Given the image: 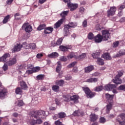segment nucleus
Instances as JSON below:
<instances>
[{
  "instance_id": "55",
  "label": "nucleus",
  "mask_w": 125,
  "mask_h": 125,
  "mask_svg": "<svg viewBox=\"0 0 125 125\" xmlns=\"http://www.w3.org/2000/svg\"><path fill=\"white\" fill-rule=\"evenodd\" d=\"M36 44L32 43H30V48H32V49H36Z\"/></svg>"
},
{
  "instance_id": "48",
  "label": "nucleus",
  "mask_w": 125,
  "mask_h": 125,
  "mask_svg": "<svg viewBox=\"0 0 125 125\" xmlns=\"http://www.w3.org/2000/svg\"><path fill=\"white\" fill-rule=\"evenodd\" d=\"M118 89L119 90H124V91H125V84L120 85Z\"/></svg>"
},
{
  "instance_id": "1",
  "label": "nucleus",
  "mask_w": 125,
  "mask_h": 125,
  "mask_svg": "<svg viewBox=\"0 0 125 125\" xmlns=\"http://www.w3.org/2000/svg\"><path fill=\"white\" fill-rule=\"evenodd\" d=\"M45 116V111L43 110H37L31 113L32 119L29 121V125H41L42 121L41 119H43Z\"/></svg>"
},
{
  "instance_id": "23",
  "label": "nucleus",
  "mask_w": 125,
  "mask_h": 125,
  "mask_svg": "<svg viewBox=\"0 0 125 125\" xmlns=\"http://www.w3.org/2000/svg\"><path fill=\"white\" fill-rule=\"evenodd\" d=\"M20 85L21 86V88L22 89H28V85H27V84H26V83H25L23 81H21L20 82Z\"/></svg>"
},
{
  "instance_id": "59",
  "label": "nucleus",
  "mask_w": 125,
  "mask_h": 125,
  "mask_svg": "<svg viewBox=\"0 0 125 125\" xmlns=\"http://www.w3.org/2000/svg\"><path fill=\"white\" fill-rule=\"evenodd\" d=\"M33 70H27L26 72V74L27 75H31V74H33Z\"/></svg>"
},
{
  "instance_id": "64",
  "label": "nucleus",
  "mask_w": 125,
  "mask_h": 125,
  "mask_svg": "<svg viewBox=\"0 0 125 125\" xmlns=\"http://www.w3.org/2000/svg\"><path fill=\"white\" fill-rule=\"evenodd\" d=\"M64 101H65L66 102H69V101H70V99L67 97H65L63 99Z\"/></svg>"
},
{
  "instance_id": "61",
  "label": "nucleus",
  "mask_w": 125,
  "mask_h": 125,
  "mask_svg": "<svg viewBox=\"0 0 125 125\" xmlns=\"http://www.w3.org/2000/svg\"><path fill=\"white\" fill-rule=\"evenodd\" d=\"M119 41H116L113 43V47H117L119 45Z\"/></svg>"
},
{
  "instance_id": "49",
  "label": "nucleus",
  "mask_w": 125,
  "mask_h": 125,
  "mask_svg": "<svg viewBox=\"0 0 125 125\" xmlns=\"http://www.w3.org/2000/svg\"><path fill=\"white\" fill-rule=\"evenodd\" d=\"M106 122V119L104 117H101L100 119V123L104 124Z\"/></svg>"
},
{
  "instance_id": "11",
  "label": "nucleus",
  "mask_w": 125,
  "mask_h": 125,
  "mask_svg": "<svg viewBox=\"0 0 125 125\" xmlns=\"http://www.w3.org/2000/svg\"><path fill=\"white\" fill-rule=\"evenodd\" d=\"M65 20V18H62L60 20L58 21H57L54 25V28L55 29H57V28H59L63 24V22Z\"/></svg>"
},
{
  "instance_id": "50",
  "label": "nucleus",
  "mask_w": 125,
  "mask_h": 125,
  "mask_svg": "<svg viewBox=\"0 0 125 125\" xmlns=\"http://www.w3.org/2000/svg\"><path fill=\"white\" fill-rule=\"evenodd\" d=\"M66 26H69V28H75L76 27V25L74 24V23L71 22L69 23V24H67Z\"/></svg>"
},
{
  "instance_id": "54",
  "label": "nucleus",
  "mask_w": 125,
  "mask_h": 125,
  "mask_svg": "<svg viewBox=\"0 0 125 125\" xmlns=\"http://www.w3.org/2000/svg\"><path fill=\"white\" fill-rule=\"evenodd\" d=\"M83 26L84 27H87V21L86 20H84L82 24Z\"/></svg>"
},
{
  "instance_id": "58",
  "label": "nucleus",
  "mask_w": 125,
  "mask_h": 125,
  "mask_svg": "<svg viewBox=\"0 0 125 125\" xmlns=\"http://www.w3.org/2000/svg\"><path fill=\"white\" fill-rule=\"evenodd\" d=\"M42 56H43V55L42 54V53H40V54H37L36 57L37 58H38L39 59H40V58H42Z\"/></svg>"
},
{
  "instance_id": "28",
  "label": "nucleus",
  "mask_w": 125,
  "mask_h": 125,
  "mask_svg": "<svg viewBox=\"0 0 125 125\" xmlns=\"http://www.w3.org/2000/svg\"><path fill=\"white\" fill-rule=\"evenodd\" d=\"M57 63L58 65L56 67V71L57 73H59L60 71H61V62H58Z\"/></svg>"
},
{
  "instance_id": "44",
  "label": "nucleus",
  "mask_w": 125,
  "mask_h": 125,
  "mask_svg": "<svg viewBox=\"0 0 125 125\" xmlns=\"http://www.w3.org/2000/svg\"><path fill=\"white\" fill-rule=\"evenodd\" d=\"M94 35H93V34L92 33H90L88 35V39L89 40H93L94 39Z\"/></svg>"
},
{
  "instance_id": "16",
  "label": "nucleus",
  "mask_w": 125,
  "mask_h": 125,
  "mask_svg": "<svg viewBox=\"0 0 125 125\" xmlns=\"http://www.w3.org/2000/svg\"><path fill=\"white\" fill-rule=\"evenodd\" d=\"M93 70H94V66L93 65H89L84 68L85 73H90Z\"/></svg>"
},
{
  "instance_id": "13",
  "label": "nucleus",
  "mask_w": 125,
  "mask_h": 125,
  "mask_svg": "<svg viewBox=\"0 0 125 125\" xmlns=\"http://www.w3.org/2000/svg\"><path fill=\"white\" fill-rule=\"evenodd\" d=\"M98 120V115H96V114L94 113H92L90 115V122H96Z\"/></svg>"
},
{
  "instance_id": "21",
  "label": "nucleus",
  "mask_w": 125,
  "mask_h": 125,
  "mask_svg": "<svg viewBox=\"0 0 125 125\" xmlns=\"http://www.w3.org/2000/svg\"><path fill=\"white\" fill-rule=\"evenodd\" d=\"M103 57L104 59L106 60H111L112 59V57L110 55L109 53H105L103 55Z\"/></svg>"
},
{
  "instance_id": "51",
  "label": "nucleus",
  "mask_w": 125,
  "mask_h": 125,
  "mask_svg": "<svg viewBox=\"0 0 125 125\" xmlns=\"http://www.w3.org/2000/svg\"><path fill=\"white\" fill-rule=\"evenodd\" d=\"M76 64H77V62H74L71 63H70L69 65H68L67 66L68 68H72V67H74V66H75V65H76Z\"/></svg>"
},
{
  "instance_id": "25",
  "label": "nucleus",
  "mask_w": 125,
  "mask_h": 125,
  "mask_svg": "<svg viewBox=\"0 0 125 125\" xmlns=\"http://www.w3.org/2000/svg\"><path fill=\"white\" fill-rule=\"evenodd\" d=\"M98 81V78H91L90 79H87L86 83H97Z\"/></svg>"
},
{
  "instance_id": "15",
  "label": "nucleus",
  "mask_w": 125,
  "mask_h": 125,
  "mask_svg": "<svg viewBox=\"0 0 125 125\" xmlns=\"http://www.w3.org/2000/svg\"><path fill=\"white\" fill-rule=\"evenodd\" d=\"M22 46L20 44H17V45L12 49V52H15V51H20L21 48H22Z\"/></svg>"
},
{
  "instance_id": "12",
  "label": "nucleus",
  "mask_w": 125,
  "mask_h": 125,
  "mask_svg": "<svg viewBox=\"0 0 125 125\" xmlns=\"http://www.w3.org/2000/svg\"><path fill=\"white\" fill-rule=\"evenodd\" d=\"M71 48L72 46L69 45L66 46L61 45L60 46V49L62 51H67V50H68V49H71Z\"/></svg>"
},
{
  "instance_id": "38",
  "label": "nucleus",
  "mask_w": 125,
  "mask_h": 125,
  "mask_svg": "<svg viewBox=\"0 0 125 125\" xmlns=\"http://www.w3.org/2000/svg\"><path fill=\"white\" fill-rule=\"evenodd\" d=\"M56 83L57 85H60V86H62L64 84V81L61 80L60 81H56Z\"/></svg>"
},
{
  "instance_id": "52",
  "label": "nucleus",
  "mask_w": 125,
  "mask_h": 125,
  "mask_svg": "<svg viewBox=\"0 0 125 125\" xmlns=\"http://www.w3.org/2000/svg\"><path fill=\"white\" fill-rule=\"evenodd\" d=\"M92 77H99L100 76V73L98 72H96L92 74Z\"/></svg>"
},
{
  "instance_id": "5",
  "label": "nucleus",
  "mask_w": 125,
  "mask_h": 125,
  "mask_svg": "<svg viewBox=\"0 0 125 125\" xmlns=\"http://www.w3.org/2000/svg\"><path fill=\"white\" fill-rule=\"evenodd\" d=\"M117 121L120 125H125V114L122 113L119 115L117 117Z\"/></svg>"
},
{
  "instance_id": "57",
  "label": "nucleus",
  "mask_w": 125,
  "mask_h": 125,
  "mask_svg": "<svg viewBox=\"0 0 125 125\" xmlns=\"http://www.w3.org/2000/svg\"><path fill=\"white\" fill-rule=\"evenodd\" d=\"M55 124L56 125H62V122H60L59 120L56 121L55 122Z\"/></svg>"
},
{
  "instance_id": "32",
  "label": "nucleus",
  "mask_w": 125,
  "mask_h": 125,
  "mask_svg": "<svg viewBox=\"0 0 125 125\" xmlns=\"http://www.w3.org/2000/svg\"><path fill=\"white\" fill-rule=\"evenodd\" d=\"M22 47H24L25 49H29L31 48L30 44H27L26 42H24L22 45Z\"/></svg>"
},
{
  "instance_id": "33",
  "label": "nucleus",
  "mask_w": 125,
  "mask_h": 125,
  "mask_svg": "<svg viewBox=\"0 0 125 125\" xmlns=\"http://www.w3.org/2000/svg\"><path fill=\"white\" fill-rule=\"evenodd\" d=\"M58 117L60 119H63L66 117V114L64 112H60L58 114Z\"/></svg>"
},
{
  "instance_id": "40",
  "label": "nucleus",
  "mask_w": 125,
  "mask_h": 125,
  "mask_svg": "<svg viewBox=\"0 0 125 125\" xmlns=\"http://www.w3.org/2000/svg\"><path fill=\"white\" fill-rule=\"evenodd\" d=\"M73 116H82L83 113L81 112L79 110L75 111L73 113Z\"/></svg>"
},
{
  "instance_id": "39",
  "label": "nucleus",
  "mask_w": 125,
  "mask_h": 125,
  "mask_svg": "<svg viewBox=\"0 0 125 125\" xmlns=\"http://www.w3.org/2000/svg\"><path fill=\"white\" fill-rule=\"evenodd\" d=\"M45 28V24H41L39 26V27L37 28V30L38 31H42V30H43Z\"/></svg>"
},
{
  "instance_id": "27",
  "label": "nucleus",
  "mask_w": 125,
  "mask_h": 125,
  "mask_svg": "<svg viewBox=\"0 0 125 125\" xmlns=\"http://www.w3.org/2000/svg\"><path fill=\"white\" fill-rule=\"evenodd\" d=\"M125 52L124 51V50H121L119 51V54H117L116 55H115L113 56V58H117V57H120V56H122V55H125Z\"/></svg>"
},
{
  "instance_id": "8",
  "label": "nucleus",
  "mask_w": 125,
  "mask_h": 125,
  "mask_svg": "<svg viewBox=\"0 0 125 125\" xmlns=\"http://www.w3.org/2000/svg\"><path fill=\"white\" fill-rule=\"evenodd\" d=\"M116 10H117L116 7H111L110 9L107 11L108 17L115 15V13H116Z\"/></svg>"
},
{
  "instance_id": "26",
  "label": "nucleus",
  "mask_w": 125,
  "mask_h": 125,
  "mask_svg": "<svg viewBox=\"0 0 125 125\" xmlns=\"http://www.w3.org/2000/svg\"><path fill=\"white\" fill-rule=\"evenodd\" d=\"M105 97L107 100L111 101L113 100V98H114V95H110L108 93H106L105 94Z\"/></svg>"
},
{
  "instance_id": "20",
  "label": "nucleus",
  "mask_w": 125,
  "mask_h": 125,
  "mask_svg": "<svg viewBox=\"0 0 125 125\" xmlns=\"http://www.w3.org/2000/svg\"><path fill=\"white\" fill-rule=\"evenodd\" d=\"M30 67L31 69H32L33 73H37V72H39V71H40V70H41V68L40 67L37 66L36 67H34V66L32 65H28V68H30Z\"/></svg>"
},
{
  "instance_id": "19",
  "label": "nucleus",
  "mask_w": 125,
  "mask_h": 125,
  "mask_svg": "<svg viewBox=\"0 0 125 125\" xmlns=\"http://www.w3.org/2000/svg\"><path fill=\"white\" fill-rule=\"evenodd\" d=\"M9 57H10V55L8 53H6L2 57H0V59H1L2 62H6L7 58H9Z\"/></svg>"
},
{
  "instance_id": "6",
  "label": "nucleus",
  "mask_w": 125,
  "mask_h": 125,
  "mask_svg": "<svg viewBox=\"0 0 125 125\" xmlns=\"http://www.w3.org/2000/svg\"><path fill=\"white\" fill-rule=\"evenodd\" d=\"M22 29L25 30L26 33H30L33 30L32 28V26L29 24V23H25L22 26Z\"/></svg>"
},
{
  "instance_id": "4",
  "label": "nucleus",
  "mask_w": 125,
  "mask_h": 125,
  "mask_svg": "<svg viewBox=\"0 0 125 125\" xmlns=\"http://www.w3.org/2000/svg\"><path fill=\"white\" fill-rule=\"evenodd\" d=\"M82 88L83 91H84L86 94V97H87V98H92V97H94V96L95 95V93L90 91V89H89L88 87H83Z\"/></svg>"
},
{
  "instance_id": "45",
  "label": "nucleus",
  "mask_w": 125,
  "mask_h": 125,
  "mask_svg": "<svg viewBox=\"0 0 125 125\" xmlns=\"http://www.w3.org/2000/svg\"><path fill=\"white\" fill-rule=\"evenodd\" d=\"M23 105H24V103L23 102V101L21 100H19L18 103V106H19V107H21L23 106Z\"/></svg>"
},
{
  "instance_id": "36",
  "label": "nucleus",
  "mask_w": 125,
  "mask_h": 125,
  "mask_svg": "<svg viewBox=\"0 0 125 125\" xmlns=\"http://www.w3.org/2000/svg\"><path fill=\"white\" fill-rule=\"evenodd\" d=\"M69 13V11H64L63 12H62L61 14V16L62 17V18H64V17H65L66 16H67V15H68V14Z\"/></svg>"
},
{
  "instance_id": "29",
  "label": "nucleus",
  "mask_w": 125,
  "mask_h": 125,
  "mask_svg": "<svg viewBox=\"0 0 125 125\" xmlns=\"http://www.w3.org/2000/svg\"><path fill=\"white\" fill-rule=\"evenodd\" d=\"M74 58L77 59V56H76L74 53H70L69 55H67L68 59H72V58H74Z\"/></svg>"
},
{
  "instance_id": "62",
  "label": "nucleus",
  "mask_w": 125,
  "mask_h": 125,
  "mask_svg": "<svg viewBox=\"0 0 125 125\" xmlns=\"http://www.w3.org/2000/svg\"><path fill=\"white\" fill-rule=\"evenodd\" d=\"M79 11L80 12H81L83 13V12H84V8L81 7L79 8Z\"/></svg>"
},
{
  "instance_id": "7",
  "label": "nucleus",
  "mask_w": 125,
  "mask_h": 125,
  "mask_svg": "<svg viewBox=\"0 0 125 125\" xmlns=\"http://www.w3.org/2000/svg\"><path fill=\"white\" fill-rule=\"evenodd\" d=\"M67 6L69 8L70 11H74V10H76L79 5L78 4H74L72 2H69L67 3Z\"/></svg>"
},
{
  "instance_id": "17",
  "label": "nucleus",
  "mask_w": 125,
  "mask_h": 125,
  "mask_svg": "<svg viewBox=\"0 0 125 125\" xmlns=\"http://www.w3.org/2000/svg\"><path fill=\"white\" fill-rule=\"evenodd\" d=\"M17 61L16 59L14 58L10 60L9 61L7 62L6 63L8 66H12V65H14V64H16Z\"/></svg>"
},
{
  "instance_id": "14",
  "label": "nucleus",
  "mask_w": 125,
  "mask_h": 125,
  "mask_svg": "<svg viewBox=\"0 0 125 125\" xmlns=\"http://www.w3.org/2000/svg\"><path fill=\"white\" fill-rule=\"evenodd\" d=\"M116 85L108 84L104 87V90H112L113 88H115Z\"/></svg>"
},
{
  "instance_id": "22",
  "label": "nucleus",
  "mask_w": 125,
  "mask_h": 125,
  "mask_svg": "<svg viewBox=\"0 0 125 125\" xmlns=\"http://www.w3.org/2000/svg\"><path fill=\"white\" fill-rule=\"evenodd\" d=\"M70 28L69 27V25H65L63 29V33L64 36H68L69 35V31Z\"/></svg>"
},
{
  "instance_id": "56",
  "label": "nucleus",
  "mask_w": 125,
  "mask_h": 125,
  "mask_svg": "<svg viewBox=\"0 0 125 125\" xmlns=\"http://www.w3.org/2000/svg\"><path fill=\"white\" fill-rule=\"evenodd\" d=\"M61 61H63V62H65L67 61V58L65 56H62L60 58Z\"/></svg>"
},
{
  "instance_id": "53",
  "label": "nucleus",
  "mask_w": 125,
  "mask_h": 125,
  "mask_svg": "<svg viewBox=\"0 0 125 125\" xmlns=\"http://www.w3.org/2000/svg\"><path fill=\"white\" fill-rule=\"evenodd\" d=\"M125 4L124 5H121L120 6H119V8L118 9V11H123V9H124V8H125Z\"/></svg>"
},
{
  "instance_id": "2",
  "label": "nucleus",
  "mask_w": 125,
  "mask_h": 125,
  "mask_svg": "<svg viewBox=\"0 0 125 125\" xmlns=\"http://www.w3.org/2000/svg\"><path fill=\"white\" fill-rule=\"evenodd\" d=\"M110 33H109V31L107 30H104L102 31V36L100 34H98L94 38L95 42H101L102 41H108V40L110 39Z\"/></svg>"
},
{
  "instance_id": "42",
  "label": "nucleus",
  "mask_w": 125,
  "mask_h": 125,
  "mask_svg": "<svg viewBox=\"0 0 125 125\" xmlns=\"http://www.w3.org/2000/svg\"><path fill=\"white\" fill-rule=\"evenodd\" d=\"M9 17H10L9 15H7L6 17H5L2 21L3 24H5L6 23H7V22H8V19H9Z\"/></svg>"
},
{
  "instance_id": "34",
  "label": "nucleus",
  "mask_w": 125,
  "mask_h": 125,
  "mask_svg": "<svg viewBox=\"0 0 125 125\" xmlns=\"http://www.w3.org/2000/svg\"><path fill=\"white\" fill-rule=\"evenodd\" d=\"M97 63L98 65H104V61H103L101 58H99L97 59Z\"/></svg>"
},
{
  "instance_id": "43",
  "label": "nucleus",
  "mask_w": 125,
  "mask_h": 125,
  "mask_svg": "<svg viewBox=\"0 0 125 125\" xmlns=\"http://www.w3.org/2000/svg\"><path fill=\"white\" fill-rule=\"evenodd\" d=\"M16 94H21L22 93V89H21V88H17L16 89Z\"/></svg>"
},
{
  "instance_id": "9",
  "label": "nucleus",
  "mask_w": 125,
  "mask_h": 125,
  "mask_svg": "<svg viewBox=\"0 0 125 125\" xmlns=\"http://www.w3.org/2000/svg\"><path fill=\"white\" fill-rule=\"evenodd\" d=\"M6 93H7V90L6 89L1 87L0 88V99H3L4 97H5V95H6Z\"/></svg>"
},
{
  "instance_id": "3",
  "label": "nucleus",
  "mask_w": 125,
  "mask_h": 125,
  "mask_svg": "<svg viewBox=\"0 0 125 125\" xmlns=\"http://www.w3.org/2000/svg\"><path fill=\"white\" fill-rule=\"evenodd\" d=\"M124 75V71H118V74L117 75L115 78L113 79V82L116 84H121L123 83V81L121 79V77Z\"/></svg>"
},
{
  "instance_id": "46",
  "label": "nucleus",
  "mask_w": 125,
  "mask_h": 125,
  "mask_svg": "<svg viewBox=\"0 0 125 125\" xmlns=\"http://www.w3.org/2000/svg\"><path fill=\"white\" fill-rule=\"evenodd\" d=\"M62 41H63V39H62V38L59 39L56 43L57 45H60V44H61V43H62Z\"/></svg>"
},
{
  "instance_id": "47",
  "label": "nucleus",
  "mask_w": 125,
  "mask_h": 125,
  "mask_svg": "<svg viewBox=\"0 0 125 125\" xmlns=\"http://www.w3.org/2000/svg\"><path fill=\"white\" fill-rule=\"evenodd\" d=\"M44 76L43 75H39L37 76V79L39 80H43Z\"/></svg>"
},
{
  "instance_id": "24",
  "label": "nucleus",
  "mask_w": 125,
  "mask_h": 125,
  "mask_svg": "<svg viewBox=\"0 0 125 125\" xmlns=\"http://www.w3.org/2000/svg\"><path fill=\"white\" fill-rule=\"evenodd\" d=\"M58 56H59V54L57 52H53L48 55V57L49 58H57Z\"/></svg>"
},
{
  "instance_id": "35",
  "label": "nucleus",
  "mask_w": 125,
  "mask_h": 125,
  "mask_svg": "<svg viewBox=\"0 0 125 125\" xmlns=\"http://www.w3.org/2000/svg\"><path fill=\"white\" fill-rule=\"evenodd\" d=\"M52 88L54 91L57 92L59 90V86L57 85H54L52 86Z\"/></svg>"
},
{
  "instance_id": "63",
  "label": "nucleus",
  "mask_w": 125,
  "mask_h": 125,
  "mask_svg": "<svg viewBox=\"0 0 125 125\" xmlns=\"http://www.w3.org/2000/svg\"><path fill=\"white\" fill-rule=\"evenodd\" d=\"M13 1V0H7L6 1V3L8 5H9V4H11V3H12Z\"/></svg>"
},
{
  "instance_id": "41",
  "label": "nucleus",
  "mask_w": 125,
  "mask_h": 125,
  "mask_svg": "<svg viewBox=\"0 0 125 125\" xmlns=\"http://www.w3.org/2000/svg\"><path fill=\"white\" fill-rule=\"evenodd\" d=\"M92 56L95 59H98V58H99V53H94L92 55Z\"/></svg>"
},
{
  "instance_id": "10",
  "label": "nucleus",
  "mask_w": 125,
  "mask_h": 125,
  "mask_svg": "<svg viewBox=\"0 0 125 125\" xmlns=\"http://www.w3.org/2000/svg\"><path fill=\"white\" fill-rule=\"evenodd\" d=\"M70 100L77 104V103H79V96L76 95H72L70 97Z\"/></svg>"
},
{
  "instance_id": "60",
  "label": "nucleus",
  "mask_w": 125,
  "mask_h": 125,
  "mask_svg": "<svg viewBox=\"0 0 125 125\" xmlns=\"http://www.w3.org/2000/svg\"><path fill=\"white\" fill-rule=\"evenodd\" d=\"M2 68H3V71L5 72V71H6L8 69L7 65L6 64H4Z\"/></svg>"
},
{
  "instance_id": "31",
  "label": "nucleus",
  "mask_w": 125,
  "mask_h": 125,
  "mask_svg": "<svg viewBox=\"0 0 125 125\" xmlns=\"http://www.w3.org/2000/svg\"><path fill=\"white\" fill-rule=\"evenodd\" d=\"M85 57H86V54L83 53L78 57L77 56L76 59H79V60H81V59H83L84 58H85Z\"/></svg>"
},
{
  "instance_id": "18",
  "label": "nucleus",
  "mask_w": 125,
  "mask_h": 125,
  "mask_svg": "<svg viewBox=\"0 0 125 125\" xmlns=\"http://www.w3.org/2000/svg\"><path fill=\"white\" fill-rule=\"evenodd\" d=\"M53 31V28L52 27H48L44 29V34H51Z\"/></svg>"
},
{
  "instance_id": "30",
  "label": "nucleus",
  "mask_w": 125,
  "mask_h": 125,
  "mask_svg": "<svg viewBox=\"0 0 125 125\" xmlns=\"http://www.w3.org/2000/svg\"><path fill=\"white\" fill-rule=\"evenodd\" d=\"M112 107H113V105H112L111 104H109L106 105L107 114H109V113H110V110L112 109Z\"/></svg>"
},
{
  "instance_id": "37",
  "label": "nucleus",
  "mask_w": 125,
  "mask_h": 125,
  "mask_svg": "<svg viewBox=\"0 0 125 125\" xmlns=\"http://www.w3.org/2000/svg\"><path fill=\"white\" fill-rule=\"evenodd\" d=\"M103 89V86H98L94 88V90L95 91H101Z\"/></svg>"
}]
</instances>
